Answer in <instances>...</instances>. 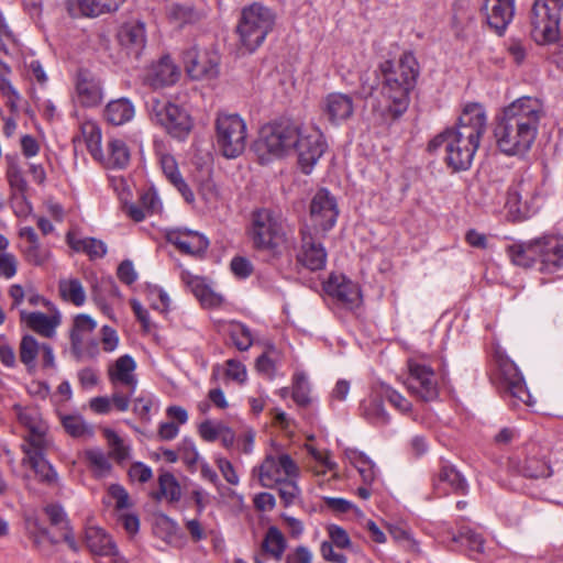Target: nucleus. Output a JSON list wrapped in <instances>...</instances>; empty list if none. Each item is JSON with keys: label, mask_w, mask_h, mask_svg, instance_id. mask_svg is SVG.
<instances>
[{"label": "nucleus", "mask_w": 563, "mask_h": 563, "mask_svg": "<svg viewBox=\"0 0 563 563\" xmlns=\"http://www.w3.org/2000/svg\"><path fill=\"white\" fill-rule=\"evenodd\" d=\"M44 510L49 519L51 525H53V526L64 525L62 527V529L67 528L68 521L66 520V514H65L64 509L62 508V506L52 504V505H47Z\"/></svg>", "instance_id": "61"}, {"label": "nucleus", "mask_w": 563, "mask_h": 563, "mask_svg": "<svg viewBox=\"0 0 563 563\" xmlns=\"http://www.w3.org/2000/svg\"><path fill=\"white\" fill-rule=\"evenodd\" d=\"M383 397H385L395 408L401 412H408L411 410V402L390 387L384 389Z\"/></svg>", "instance_id": "54"}, {"label": "nucleus", "mask_w": 563, "mask_h": 563, "mask_svg": "<svg viewBox=\"0 0 563 563\" xmlns=\"http://www.w3.org/2000/svg\"><path fill=\"white\" fill-rule=\"evenodd\" d=\"M276 22L275 13L267 7L253 3L244 8L238 24V33L242 45L250 52L260 47Z\"/></svg>", "instance_id": "6"}, {"label": "nucleus", "mask_w": 563, "mask_h": 563, "mask_svg": "<svg viewBox=\"0 0 563 563\" xmlns=\"http://www.w3.org/2000/svg\"><path fill=\"white\" fill-rule=\"evenodd\" d=\"M522 474L529 478L549 477L552 472L547 462L538 459H528L522 467Z\"/></svg>", "instance_id": "47"}, {"label": "nucleus", "mask_w": 563, "mask_h": 563, "mask_svg": "<svg viewBox=\"0 0 563 563\" xmlns=\"http://www.w3.org/2000/svg\"><path fill=\"white\" fill-rule=\"evenodd\" d=\"M124 0H69L73 13L85 16H98L118 10Z\"/></svg>", "instance_id": "28"}, {"label": "nucleus", "mask_w": 563, "mask_h": 563, "mask_svg": "<svg viewBox=\"0 0 563 563\" xmlns=\"http://www.w3.org/2000/svg\"><path fill=\"white\" fill-rule=\"evenodd\" d=\"M217 466L220 470L223 478L231 485H239L240 478L235 472L234 466L232 463L224 459V457H218L216 460Z\"/></svg>", "instance_id": "59"}, {"label": "nucleus", "mask_w": 563, "mask_h": 563, "mask_svg": "<svg viewBox=\"0 0 563 563\" xmlns=\"http://www.w3.org/2000/svg\"><path fill=\"white\" fill-rule=\"evenodd\" d=\"M262 550L275 559L280 560L286 550V540L280 530L269 527L262 542Z\"/></svg>", "instance_id": "41"}, {"label": "nucleus", "mask_w": 563, "mask_h": 563, "mask_svg": "<svg viewBox=\"0 0 563 563\" xmlns=\"http://www.w3.org/2000/svg\"><path fill=\"white\" fill-rule=\"evenodd\" d=\"M544 115L541 101L521 97L505 107L495 119L494 137L498 150L508 155H523L538 135L539 124Z\"/></svg>", "instance_id": "1"}, {"label": "nucleus", "mask_w": 563, "mask_h": 563, "mask_svg": "<svg viewBox=\"0 0 563 563\" xmlns=\"http://www.w3.org/2000/svg\"><path fill=\"white\" fill-rule=\"evenodd\" d=\"M178 453L188 467H194L199 459V453L192 440L184 439L178 448Z\"/></svg>", "instance_id": "51"}, {"label": "nucleus", "mask_w": 563, "mask_h": 563, "mask_svg": "<svg viewBox=\"0 0 563 563\" xmlns=\"http://www.w3.org/2000/svg\"><path fill=\"white\" fill-rule=\"evenodd\" d=\"M130 161V151L124 141L112 139L108 142L107 155L99 161L109 168H124Z\"/></svg>", "instance_id": "34"}, {"label": "nucleus", "mask_w": 563, "mask_h": 563, "mask_svg": "<svg viewBox=\"0 0 563 563\" xmlns=\"http://www.w3.org/2000/svg\"><path fill=\"white\" fill-rule=\"evenodd\" d=\"M286 563H312V553L308 548L299 545L287 554Z\"/></svg>", "instance_id": "64"}, {"label": "nucleus", "mask_w": 563, "mask_h": 563, "mask_svg": "<svg viewBox=\"0 0 563 563\" xmlns=\"http://www.w3.org/2000/svg\"><path fill=\"white\" fill-rule=\"evenodd\" d=\"M104 437L110 446V456L118 463H122L130 459V446L126 445L113 430H104Z\"/></svg>", "instance_id": "44"}, {"label": "nucleus", "mask_w": 563, "mask_h": 563, "mask_svg": "<svg viewBox=\"0 0 563 563\" xmlns=\"http://www.w3.org/2000/svg\"><path fill=\"white\" fill-rule=\"evenodd\" d=\"M67 242L74 251L86 253L90 258H101L107 253L106 244L95 238L81 239L68 233Z\"/></svg>", "instance_id": "35"}, {"label": "nucleus", "mask_w": 563, "mask_h": 563, "mask_svg": "<svg viewBox=\"0 0 563 563\" xmlns=\"http://www.w3.org/2000/svg\"><path fill=\"white\" fill-rule=\"evenodd\" d=\"M197 284L194 288L195 295L200 299L203 305L209 307L219 306L222 298L219 295L213 294L209 288L200 286V282L197 279Z\"/></svg>", "instance_id": "55"}, {"label": "nucleus", "mask_w": 563, "mask_h": 563, "mask_svg": "<svg viewBox=\"0 0 563 563\" xmlns=\"http://www.w3.org/2000/svg\"><path fill=\"white\" fill-rule=\"evenodd\" d=\"M25 258L33 265H43L48 258V251L40 245V242L30 244L24 250Z\"/></svg>", "instance_id": "52"}, {"label": "nucleus", "mask_w": 563, "mask_h": 563, "mask_svg": "<svg viewBox=\"0 0 563 563\" xmlns=\"http://www.w3.org/2000/svg\"><path fill=\"white\" fill-rule=\"evenodd\" d=\"M486 130V113L478 103L467 104L459 119V124L446 129L432 139L430 152L444 148V161L453 172L467 170Z\"/></svg>", "instance_id": "2"}, {"label": "nucleus", "mask_w": 563, "mask_h": 563, "mask_svg": "<svg viewBox=\"0 0 563 563\" xmlns=\"http://www.w3.org/2000/svg\"><path fill=\"white\" fill-rule=\"evenodd\" d=\"M0 362L5 367H14L16 364L15 352L3 335H0Z\"/></svg>", "instance_id": "62"}, {"label": "nucleus", "mask_w": 563, "mask_h": 563, "mask_svg": "<svg viewBox=\"0 0 563 563\" xmlns=\"http://www.w3.org/2000/svg\"><path fill=\"white\" fill-rule=\"evenodd\" d=\"M136 367L135 361L128 354L120 356L113 367L109 369V378L115 386L118 383L125 385L133 395L136 388V377L133 374Z\"/></svg>", "instance_id": "26"}, {"label": "nucleus", "mask_w": 563, "mask_h": 563, "mask_svg": "<svg viewBox=\"0 0 563 563\" xmlns=\"http://www.w3.org/2000/svg\"><path fill=\"white\" fill-rule=\"evenodd\" d=\"M86 459L89 464L100 474H104L111 470V464L107 455L100 449L87 450Z\"/></svg>", "instance_id": "50"}, {"label": "nucleus", "mask_w": 563, "mask_h": 563, "mask_svg": "<svg viewBox=\"0 0 563 563\" xmlns=\"http://www.w3.org/2000/svg\"><path fill=\"white\" fill-rule=\"evenodd\" d=\"M363 417L371 423L376 426H386L390 421V417L385 409L382 398L372 397L361 405Z\"/></svg>", "instance_id": "36"}, {"label": "nucleus", "mask_w": 563, "mask_h": 563, "mask_svg": "<svg viewBox=\"0 0 563 563\" xmlns=\"http://www.w3.org/2000/svg\"><path fill=\"white\" fill-rule=\"evenodd\" d=\"M322 114L332 124L349 120L354 113V101L350 95L331 92L321 102Z\"/></svg>", "instance_id": "19"}, {"label": "nucleus", "mask_w": 563, "mask_h": 563, "mask_svg": "<svg viewBox=\"0 0 563 563\" xmlns=\"http://www.w3.org/2000/svg\"><path fill=\"white\" fill-rule=\"evenodd\" d=\"M216 139L223 156H240L246 145L245 122L238 114H220L216 121Z\"/></svg>", "instance_id": "10"}, {"label": "nucleus", "mask_w": 563, "mask_h": 563, "mask_svg": "<svg viewBox=\"0 0 563 563\" xmlns=\"http://www.w3.org/2000/svg\"><path fill=\"white\" fill-rule=\"evenodd\" d=\"M179 68L169 56H164L148 69L145 82L150 87L158 89L174 85L179 79Z\"/></svg>", "instance_id": "21"}, {"label": "nucleus", "mask_w": 563, "mask_h": 563, "mask_svg": "<svg viewBox=\"0 0 563 563\" xmlns=\"http://www.w3.org/2000/svg\"><path fill=\"white\" fill-rule=\"evenodd\" d=\"M299 467L288 454L267 455L258 467V479L263 487L273 488L287 477H298Z\"/></svg>", "instance_id": "13"}, {"label": "nucleus", "mask_w": 563, "mask_h": 563, "mask_svg": "<svg viewBox=\"0 0 563 563\" xmlns=\"http://www.w3.org/2000/svg\"><path fill=\"white\" fill-rule=\"evenodd\" d=\"M409 375L406 386L410 394L423 401H432L439 395V386L434 371L418 361H408Z\"/></svg>", "instance_id": "11"}, {"label": "nucleus", "mask_w": 563, "mask_h": 563, "mask_svg": "<svg viewBox=\"0 0 563 563\" xmlns=\"http://www.w3.org/2000/svg\"><path fill=\"white\" fill-rule=\"evenodd\" d=\"M168 241L180 252L195 256L203 254L209 246V241L202 234L190 230L170 232Z\"/></svg>", "instance_id": "23"}, {"label": "nucleus", "mask_w": 563, "mask_h": 563, "mask_svg": "<svg viewBox=\"0 0 563 563\" xmlns=\"http://www.w3.org/2000/svg\"><path fill=\"white\" fill-rule=\"evenodd\" d=\"M300 128L289 121H280L262 128L255 143L257 153L264 159L268 154L273 157H284L294 151Z\"/></svg>", "instance_id": "7"}, {"label": "nucleus", "mask_w": 563, "mask_h": 563, "mask_svg": "<svg viewBox=\"0 0 563 563\" xmlns=\"http://www.w3.org/2000/svg\"><path fill=\"white\" fill-rule=\"evenodd\" d=\"M309 383L305 375H297L292 386V399L300 407H307L311 399L309 397Z\"/></svg>", "instance_id": "48"}, {"label": "nucleus", "mask_w": 563, "mask_h": 563, "mask_svg": "<svg viewBox=\"0 0 563 563\" xmlns=\"http://www.w3.org/2000/svg\"><path fill=\"white\" fill-rule=\"evenodd\" d=\"M295 478L296 477H287L286 479L282 481L280 483H276L275 485L278 487L279 497L286 507L294 504L300 493Z\"/></svg>", "instance_id": "49"}, {"label": "nucleus", "mask_w": 563, "mask_h": 563, "mask_svg": "<svg viewBox=\"0 0 563 563\" xmlns=\"http://www.w3.org/2000/svg\"><path fill=\"white\" fill-rule=\"evenodd\" d=\"M327 148V143L319 130H302L298 134V141L294 151L297 154L298 165L301 172L309 175Z\"/></svg>", "instance_id": "12"}, {"label": "nucleus", "mask_w": 563, "mask_h": 563, "mask_svg": "<svg viewBox=\"0 0 563 563\" xmlns=\"http://www.w3.org/2000/svg\"><path fill=\"white\" fill-rule=\"evenodd\" d=\"M230 336L240 351H246L253 343L251 331L247 327L242 323H235L232 325Z\"/></svg>", "instance_id": "46"}, {"label": "nucleus", "mask_w": 563, "mask_h": 563, "mask_svg": "<svg viewBox=\"0 0 563 563\" xmlns=\"http://www.w3.org/2000/svg\"><path fill=\"white\" fill-rule=\"evenodd\" d=\"M452 540L454 542L465 543L472 552H484L485 541L483 536L468 527H462L459 531V534L454 536Z\"/></svg>", "instance_id": "45"}, {"label": "nucleus", "mask_w": 563, "mask_h": 563, "mask_svg": "<svg viewBox=\"0 0 563 563\" xmlns=\"http://www.w3.org/2000/svg\"><path fill=\"white\" fill-rule=\"evenodd\" d=\"M41 345L37 340L30 334L22 338L19 346V355L21 362L26 366L29 372L36 367V357L41 353Z\"/></svg>", "instance_id": "38"}, {"label": "nucleus", "mask_w": 563, "mask_h": 563, "mask_svg": "<svg viewBox=\"0 0 563 563\" xmlns=\"http://www.w3.org/2000/svg\"><path fill=\"white\" fill-rule=\"evenodd\" d=\"M563 0H536L531 15V35L538 44H550L560 37Z\"/></svg>", "instance_id": "8"}, {"label": "nucleus", "mask_w": 563, "mask_h": 563, "mask_svg": "<svg viewBox=\"0 0 563 563\" xmlns=\"http://www.w3.org/2000/svg\"><path fill=\"white\" fill-rule=\"evenodd\" d=\"M324 289L345 309L353 310L362 303L360 287L344 276L331 275L324 285Z\"/></svg>", "instance_id": "17"}, {"label": "nucleus", "mask_w": 563, "mask_h": 563, "mask_svg": "<svg viewBox=\"0 0 563 563\" xmlns=\"http://www.w3.org/2000/svg\"><path fill=\"white\" fill-rule=\"evenodd\" d=\"M18 262L13 254L0 253V275L5 278H12L16 274Z\"/></svg>", "instance_id": "57"}, {"label": "nucleus", "mask_w": 563, "mask_h": 563, "mask_svg": "<svg viewBox=\"0 0 563 563\" xmlns=\"http://www.w3.org/2000/svg\"><path fill=\"white\" fill-rule=\"evenodd\" d=\"M186 70L192 79H213L219 74V56L216 53L200 54L196 47L184 55Z\"/></svg>", "instance_id": "16"}, {"label": "nucleus", "mask_w": 563, "mask_h": 563, "mask_svg": "<svg viewBox=\"0 0 563 563\" xmlns=\"http://www.w3.org/2000/svg\"><path fill=\"white\" fill-rule=\"evenodd\" d=\"M134 104L128 98H119L110 101L103 111V117L112 125H122L133 119Z\"/></svg>", "instance_id": "31"}, {"label": "nucleus", "mask_w": 563, "mask_h": 563, "mask_svg": "<svg viewBox=\"0 0 563 563\" xmlns=\"http://www.w3.org/2000/svg\"><path fill=\"white\" fill-rule=\"evenodd\" d=\"M521 183L514 184L506 192L505 206L515 220L523 219L528 214L526 202L521 201Z\"/></svg>", "instance_id": "42"}, {"label": "nucleus", "mask_w": 563, "mask_h": 563, "mask_svg": "<svg viewBox=\"0 0 563 563\" xmlns=\"http://www.w3.org/2000/svg\"><path fill=\"white\" fill-rule=\"evenodd\" d=\"M26 457L30 466L34 470L40 482L53 485L57 482V473L44 457L40 448H33L26 451Z\"/></svg>", "instance_id": "33"}, {"label": "nucleus", "mask_w": 563, "mask_h": 563, "mask_svg": "<svg viewBox=\"0 0 563 563\" xmlns=\"http://www.w3.org/2000/svg\"><path fill=\"white\" fill-rule=\"evenodd\" d=\"M445 486H449L453 493L465 495L468 484L465 477L453 466L444 465L438 473L433 487L439 496L448 494Z\"/></svg>", "instance_id": "24"}, {"label": "nucleus", "mask_w": 563, "mask_h": 563, "mask_svg": "<svg viewBox=\"0 0 563 563\" xmlns=\"http://www.w3.org/2000/svg\"><path fill=\"white\" fill-rule=\"evenodd\" d=\"M499 388L503 393L531 406V395L527 389L525 379L516 364L511 361H503L498 369Z\"/></svg>", "instance_id": "15"}, {"label": "nucleus", "mask_w": 563, "mask_h": 563, "mask_svg": "<svg viewBox=\"0 0 563 563\" xmlns=\"http://www.w3.org/2000/svg\"><path fill=\"white\" fill-rule=\"evenodd\" d=\"M329 536L331 539L329 542L334 544L336 548L346 549L351 545V540L347 532L339 526H330Z\"/></svg>", "instance_id": "58"}, {"label": "nucleus", "mask_w": 563, "mask_h": 563, "mask_svg": "<svg viewBox=\"0 0 563 563\" xmlns=\"http://www.w3.org/2000/svg\"><path fill=\"white\" fill-rule=\"evenodd\" d=\"M129 475L132 479L139 481L140 483H146L152 478L153 472L147 465L141 462H135L131 465Z\"/></svg>", "instance_id": "63"}, {"label": "nucleus", "mask_w": 563, "mask_h": 563, "mask_svg": "<svg viewBox=\"0 0 563 563\" xmlns=\"http://www.w3.org/2000/svg\"><path fill=\"white\" fill-rule=\"evenodd\" d=\"M118 38L121 46L126 49V54L139 59L146 44L144 23L140 21L125 23L121 26Z\"/></svg>", "instance_id": "22"}, {"label": "nucleus", "mask_w": 563, "mask_h": 563, "mask_svg": "<svg viewBox=\"0 0 563 563\" xmlns=\"http://www.w3.org/2000/svg\"><path fill=\"white\" fill-rule=\"evenodd\" d=\"M21 319L29 328L44 338H53L55 335L56 328L60 323L59 314L47 316L43 312L21 311Z\"/></svg>", "instance_id": "30"}, {"label": "nucleus", "mask_w": 563, "mask_h": 563, "mask_svg": "<svg viewBox=\"0 0 563 563\" xmlns=\"http://www.w3.org/2000/svg\"><path fill=\"white\" fill-rule=\"evenodd\" d=\"M159 163L164 176L178 190L185 201L194 202L195 195L179 172L176 159L169 154H164L161 156Z\"/></svg>", "instance_id": "25"}, {"label": "nucleus", "mask_w": 563, "mask_h": 563, "mask_svg": "<svg viewBox=\"0 0 563 563\" xmlns=\"http://www.w3.org/2000/svg\"><path fill=\"white\" fill-rule=\"evenodd\" d=\"M76 90L79 102L85 107H96L102 100L100 81L87 73L79 74Z\"/></svg>", "instance_id": "29"}, {"label": "nucleus", "mask_w": 563, "mask_h": 563, "mask_svg": "<svg viewBox=\"0 0 563 563\" xmlns=\"http://www.w3.org/2000/svg\"><path fill=\"white\" fill-rule=\"evenodd\" d=\"M159 490L156 493L155 498H166L170 503L178 501L181 496L180 485L175 476L170 473H163L158 477Z\"/></svg>", "instance_id": "43"}, {"label": "nucleus", "mask_w": 563, "mask_h": 563, "mask_svg": "<svg viewBox=\"0 0 563 563\" xmlns=\"http://www.w3.org/2000/svg\"><path fill=\"white\" fill-rule=\"evenodd\" d=\"M223 429V424H213L211 421L206 420L199 426V434L205 441L213 442L220 437Z\"/></svg>", "instance_id": "56"}, {"label": "nucleus", "mask_w": 563, "mask_h": 563, "mask_svg": "<svg viewBox=\"0 0 563 563\" xmlns=\"http://www.w3.org/2000/svg\"><path fill=\"white\" fill-rule=\"evenodd\" d=\"M60 422L66 433L73 438L92 437L93 428L80 415H63Z\"/></svg>", "instance_id": "39"}, {"label": "nucleus", "mask_w": 563, "mask_h": 563, "mask_svg": "<svg viewBox=\"0 0 563 563\" xmlns=\"http://www.w3.org/2000/svg\"><path fill=\"white\" fill-rule=\"evenodd\" d=\"M482 11L487 25L501 36L515 15V0H485Z\"/></svg>", "instance_id": "18"}, {"label": "nucleus", "mask_w": 563, "mask_h": 563, "mask_svg": "<svg viewBox=\"0 0 563 563\" xmlns=\"http://www.w3.org/2000/svg\"><path fill=\"white\" fill-rule=\"evenodd\" d=\"M508 255L515 265L531 267L537 260L541 271L555 272L563 265V238L545 235L508 246Z\"/></svg>", "instance_id": "4"}, {"label": "nucleus", "mask_w": 563, "mask_h": 563, "mask_svg": "<svg viewBox=\"0 0 563 563\" xmlns=\"http://www.w3.org/2000/svg\"><path fill=\"white\" fill-rule=\"evenodd\" d=\"M108 494L115 500L117 509H126L131 506L129 494L123 486L119 484H112L108 488Z\"/></svg>", "instance_id": "53"}, {"label": "nucleus", "mask_w": 563, "mask_h": 563, "mask_svg": "<svg viewBox=\"0 0 563 563\" xmlns=\"http://www.w3.org/2000/svg\"><path fill=\"white\" fill-rule=\"evenodd\" d=\"M339 209L336 199L325 188L319 189L310 203V218L316 230L323 232L332 229L336 222Z\"/></svg>", "instance_id": "14"}, {"label": "nucleus", "mask_w": 563, "mask_h": 563, "mask_svg": "<svg viewBox=\"0 0 563 563\" xmlns=\"http://www.w3.org/2000/svg\"><path fill=\"white\" fill-rule=\"evenodd\" d=\"M96 321L88 314H78L74 319L73 328L69 333L70 351L75 358L82 356V343L87 336L96 329Z\"/></svg>", "instance_id": "27"}, {"label": "nucleus", "mask_w": 563, "mask_h": 563, "mask_svg": "<svg viewBox=\"0 0 563 563\" xmlns=\"http://www.w3.org/2000/svg\"><path fill=\"white\" fill-rule=\"evenodd\" d=\"M81 134L85 140L89 153L96 161H103V152L101 150V131L93 122H85L81 125Z\"/></svg>", "instance_id": "37"}, {"label": "nucleus", "mask_w": 563, "mask_h": 563, "mask_svg": "<svg viewBox=\"0 0 563 563\" xmlns=\"http://www.w3.org/2000/svg\"><path fill=\"white\" fill-rule=\"evenodd\" d=\"M301 250L297 261L311 272L321 271L325 267L327 252L321 242H318L310 232L301 231Z\"/></svg>", "instance_id": "20"}, {"label": "nucleus", "mask_w": 563, "mask_h": 563, "mask_svg": "<svg viewBox=\"0 0 563 563\" xmlns=\"http://www.w3.org/2000/svg\"><path fill=\"white\" fill-rule=\"evenodd\" d=\"M249 235L256 251L279 256L286 236L282 213L269 208L253 211Z\"/></svg>", "instance_id": "5"}, {"label": "nucleus", "mask_w": 563, "mask_h": 563, "mask_svg": "<svg viewBox=\"0 0 563 563\" xmlns=\"http://www.w3.org/2000/svg\"><path fill=\"white\" fill-rule=\"evenodd\" d=\"M146 107L151 120L163 126L174 137H185L191 128L189 115L166 98L150 96Z\"/></svg>", "instance_id": "9"}, {"label": "nucleus", "mask_w": 563, "mask_h": 563, "mask_svg": "<svg viewBox=\"0 0 563 563\" xmlns=\"http://www.w3.org/2000/svg\"><path fill=\"white\" fill-rule=\"evenodd\" d=\"M230 267L232 273L240 278H246L253 272L252 263L242 256L233 257Z\"/></svg>", "instance_id": "60"}, {"label": "nucleus", "mask_w": 563, "mask_h": 563, "mask_svg": "<svg viewBox=\"0 0 563 563\" xmlns=\"http://www.w3.org/2000/svg\"><path fill=\"white\" fill-rule=\"evenodd\" d=\"M58 289L64 300L77 307L85 303L86 292L79 279H62L59 280Z\"/></svg>", "instance_id": "40"}, {"label": "nucleus", "mask_w": 563, "mask_h": 563, "mask_svg": "<svg viewBox=\"0 0 563 563\" xmlns=\"http://www.w3.org/2000/svg\"><path fill=\"white\" fill-rule=\"evenodd\" d=\"M380 80L382 100L375 111L384 121L399 119L408 109L410 93L417 85L420 67L411 52L404 53L398 60H385L375 70Z\"/></svg>", "instance_id": "3"}, {"label": "nucleus", "mask_w": 563, "mask_h": 563, "mask_svg": "<svg viewBox=\"0 0 563 563\" xmlns=\"http://www.w3.org/2000/svg\"><path fill=\"white\" fill-rule=\"evenodd\" d=\"M87 548L97 555L115 553V543L106 531L99 527H88L85 533Z\"/></svg>", "instance_id": "32"}]
</instances>
